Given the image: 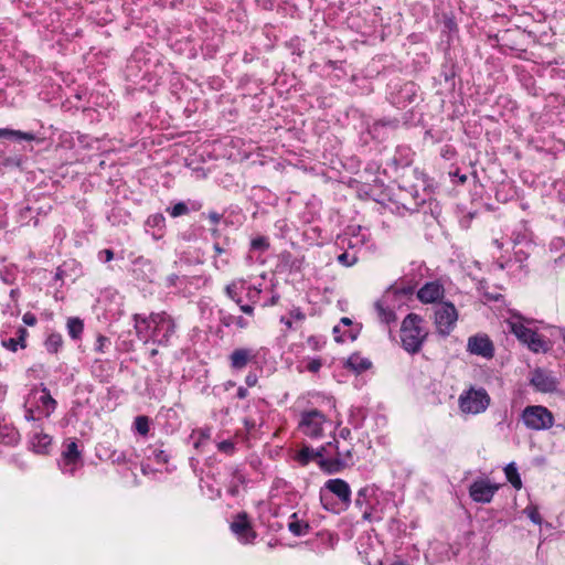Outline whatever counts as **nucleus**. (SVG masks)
<instances>
[{"label": "nucleus", "mask_w": 565, "mask_h": 565, "mask_svg": "<svg viewBox=\"0 0 565 565\" xmlns=\"http://www.w3.org/2000/svg\"><path fill=\"white\" fill-rule=\"evenodd\" d=\"M132 320L136 334L143 343L151 342L159 347H169L177 338V321L166 311L151 312L148 316L136 313Z\"/></svg>", "instance_id": "nucleus-1"}, {"label": "nucleus", "mask_w": 565, "mask_h": 565, "mask_svg": "<svg viewBox=\"0 0 565 565\" xmlns=\"http://www.w3.org/2000/svg\"><path fill=\"white\" fill-rule=\"evenodd\" d=\"M319 497L322 508L334 514L347 511L352 503L351 487L340 478L327 480L320 489Z\"/></svg>", "instance_id": "nucleus-2"}, {"label": "nucleus", "mask_w": 565, "mask_h": 565, "mask_svg": "<svg viewBox=\"0 0 565 565\" xmlns=\"http://www.w3.org/2000/svg\"><path fill=\"white\" fill-rule=\"evenodd\" d=\"M427 337L428 331L424 327V319L419 315L411 312L403 319L401 324V343L407 353H418Z\"/></svg>", "instance_id": "nucleus-3"}, {"label": "nucleus", "mask_w": 565, "mask_h": 565, "mask_svg": "<svg viewBox=\"0 0 565 565\" xmlns=\"http://www.w3.org/2000/svg\"><path fill=\"white\" fill-rule=\"evenodd\" d=\"M57 402L52 397L49 388L41 385L39 392H32L24 405V418L34 425H42V420L49 418L56 409Z\"/></svg>", "instance_id": "nucleus-4"}, {"label": "nucleus", "mask_w": 565, "mask_h": 565, "mask_svg": "<svg viewBox=\"0 0 565 565\" xmlns=\"http://www.w3.org/2000/svg\"><path fill=\"white\" fill-rule=\"evenodd\" d=\"M332 443V460H321L320 462V469L328 475L339 473L354 463L352 443L341 444L335 436Z\"/></svg>", "instance_id": "nucleus-5"}, {"label": "nucleus", "mask_w": 565, "mask_h": 565, "mask_svg": "<svg viewBox=\"0 0 565 565\" xmlns=\"http://www.w3.org/2000/svg\"><path fill=\"white\" fill-rule=\"evenodd\" d=\"M401 204L411 213L423 211L424 214L428 212L437 220L440 214V206L437 201L433 200L429 194L422 196L419 192L412 188L411 190H401Z\"/></svg>", "instance_id": "nucleus-6"}, {"label": "nucleus", "mask_w": 565, "mask_h": 565, "mask_svg": "<svg viewBox=\"0 0 565 565\" xmlns=\"http://www.w3.org/2000/svg\"><path fill=\"white\" fill-rule=\"evenodd\" d=\"M328 423L327 416L319 409H305L300 413L298 430L311 439H319L324 436V425Z\"/></svg>", "instance_id": "nucleus-7"}, {"label": "nucleus", "mask_w": 565, "mask_h": 565, "mask_svg": "<svg viewBox=\"0 0 565 565\" xmlns=\"http://www.w3.org/2000/svg\"><path fill=\"white\" fill-rule=\"evenodd\" d=\"M57 466L64 475L74 476L84 466L82 450L76 438L67 439L62 445L61 457Z\"/></svg>", "instance_id": "nucleus-8"}, {"label": "nucleus", "mask_w": 565, "mask_h": 565, "mask_svg": "<svg viewBox=\"0 0 565 565\" xmlns=\"http://www.w3.org/2000/svg\"><path fill=\"white\" fill-rule=\"evenodd\" d=\"M521 418L523 424L533 430L548 429L554 425L552 412L541 405L526 406Z\"/></svg>", "instance_id": "nucleus-9"}, {"label": "nucleus", "mask_w": 565, "mask_h": 565, "mask_svg": "<svg viewBox=\"0 0 565 565\" xmlns=\"http://www.w3.org/2000/svg\"><path fill=\"white\" fill-rule=\"evenodd\" d=\"M490 405V396L484 388H470L459 396V408L466 414H480Z\"/></svg>", "instance_id": "nucleus-10"}, {"label": "nucleus", "mask_w": 565, "mask_h": 565, "mask_svg": "<svg viewBox=\"0 0 565 565\" xmlns=\"http://www.w3.org/2000/svg\"><path fill=\"white\" fill-rule=\"evenodd\" d=\"M458 320V311L455 305L450 301L441 302L435 310L434 322L437 332L443 337H447L456 327Z\"/></svg>", "instance_id": "nucleus-11"}, {"label": "nucleus", "mask_w": 565, "mask_h": 565, "mask_svg": "<svg viewBox=\"0 0 565 565\" xmlns=\"http://www.w3.org/2000/svg\"><path fill=\"white\" fill-rule=\"evenodd\" d=\"M414 294V286L398 287L395 285H391L390 287L386 288V290L379 299L383 303H385V306H388L390 308L394 309V311H396L397 309H401L403 306H406L407 302L412 300Z\"/></svg>", "instance_id": "nucleus-12"}, {"label": "nucleus", "mask_w": 565, "mask_h": 565, "mask_svg": "<svg viewBox=\"0 0 565 565\" xmlns=\"http://www.w3.org/2000/svg\"><path fill=\"white\" fill-rule=\"evenodd\" d=\"M375 490L370 487L361 488L355 498V507L362 511V518L369 522H379L383 520L382 514L377 511V509L372 503V497L374 495Z\"/></svg>", "instance_id": "nucleus-13"}, {"label": "nucleus", "mask_w": 565, "mask_h": 565, "mask_svg": "<svg viewBox=\"0 0 565 565\" xmlns=\"http://www.w3.org/2000/svg\"><path fill=\"white\" fill-rule=\"evenodd\" d=\"M512 332L522 343L526 344L527 348L535 353L541 351L545 352L548 349L544 338L523 323L512 324Z\"/></svg>", "instance_id": "nucleus-14"}, {"label": "nucleus", "mask_w": 565, "mask_h": 565, "mask_svg": "<svg viewBox=\"0 0 565 565\" xmlns=\"http://www.w3.org/2000/svg\"><path fill=\"white\" fill-rule=\"evenodd\" d=\"M230 527L242 544H253L257 537L248 514L244 511L234 516Z\"/></svg>", "instance_id": "nucleus-15"}, {"label": "nucleus", "mask_w": 565, "mask_h": 565, "mask_svg": "<svg viewBox=\"0 0 565 565\" xmlns=\"http://www.w3.org/2000/svg\"><path fill=\"white\" fill-rule=\"evenodd\" d=\"M499 490V484L491 483L489 479H476L469 487V495L478 503H490Z\"/></svg>", "instance_id": "nucleus-16"}, {"label": "nucleus", "mask_w": 565, "mask_h": 565, "mask_svg": "<svg viewBox=\"0 0 565 565\" xmlns=\"http://www.w3.org/2000/svg\"><path fill=\"white\" fill-rule=\"evenodd\" d=\"M467 351L470 354L492 359L494 356V345L487 334H476L468 339Z\"/></svg>", "instance_id": "nucleus-17"}, {"label": "nucleus", "mask_w": 565, "mask_h": 565, "mask_svg": "<svg viewBox=\"0 0 565 565\" xmlns=\"http://www.w3.org/2000/svg\"><path fill=\"white\" fill-rule=\"evenodd\" d=\"M416 296L422 303H435L444 298L445 288L439 280L427 281L417 290Z\"/></svg>", "instance_id": "nucleus-18"}, {"label": "nucleus", "mask_w": 565, "mask_h": 565, "mask_svg": "<svg viewBox=\"0 0 565 565\" xmlns=\"http://www.w3.org/2000/svg\"><path fill=\"white\" fill-rule=\"evenodd\" d=\"M399 127L398 118H381L367 126L366 131L374 140H384L388 131L396 130Z\"/></svg>", "instance_id": "nucleus-19"}, {"label": "nucleus", "mask_w": 565, "mask_h": 565, "mask_svg": "<svg viewBox=\"0 0 565 565\" xmlns=\"http://www.w3.org/2000/svg\"><path fill=\"white\" fill-rule=\"evenodd\" d=\"M256 356V352L250 348L234 349L228 355L230 367L234 372H239L255 361Z\"/></svg>", "instance_id": "nucleus-20"}, {"label": "nucleus", "mask_w": 565, "mask_h": 565, "mask_svg": "<svg viewBox=\"0 0 565 565\" xmlns=\"http://www.w3.org/2000/svg\"><path fill=\"white\" fill-rule=\"evenodd\" d=\"M530 383L537 392L552 393L557 390L558 382L546 371L536 369L532 373Z\"/></svg>", "instance_id": "nucleus-21"}, {"label": "nucleus", "mask_w": 565, "mask_h": 565, "mask_svg": "<svg viewBox=\"0 0 565 565\" xmlns=\"http://www.w3.org/2000/svg\"><path fill=\"white\" fill-rule=\"evenodd\" d=\"M29 444L32 451L39 455H45L49 452L52 437L43 433L42 425H33Z\"/></svg>", "instance_id": "nucleus-22"}, {"label": "nucleus", "mask_w": 565, "mask_h": 565, "mask_svg": "<svg viewBox=\"0 0 565 565\" xmlns=\"http://www.w3.org/2000/svg\"><path fill=\"white\" fill-rule=\"evenodd\" d=\"M145 228L154 239H160L166 233V217L161 213L151 214L145 222Z\"/></svg>", "instance_id": "nucleus-23"}, {"label": "nucleus", "mask_w": 565, "mask_h": 565, "mask_svg": "<svg viewBox=\"0 0 565 565\" xmlns=\"http://www.w3.org/2000/svg\"><path fill=\"white\" fill-rule=\"evenodd\" d=\"M213 265L216 269H224L230 264V238L225 237L223 244L215 242L213 244Z\"/></svg>", "instance_id": "nucleus-24"}, {"label": "nucleus", "mask_w": 565, "mask_h": 565, "mask_svg": "<svg viewBox=\"0 0 565 565\" xmlns=\"http://www.w3.org/2000/svg\"><path fill=\"white\" fill-rule=\"evenodd\" d=\"M414 151L409 146L401 145L397 146L391 161L395 169L406 168L413 163Z\"/></svg>", "instance_id": "nucleus-25"}, {"label": "nucleus", "mask_w": 565, "mask_h": 565, "mask_svg": "<svg viewBox=\"0 0 565 565\" xmlns=\"http://www.w3.org/2000/svg\"><path fill=\"white\" fill-rule=\"evenodd\" d=\"M97 456L99 459L109 460L113 463L125 465L128 462L127 454L124 450L110 449L105 445L97 447Z\"/></svg>", "instance_id": "nucleus-26"}, {"label": "nucleus", "mask_w": 565, "mask_h": 565, "mask_svg": "<svg viewBox=\"0 0 565 565\" xmlns=\"http://www.w3.org/2000/svg\"><path fill=\"white\" fill-rule=\"evenodd\" d=\"M416 95L417 85L414 82H405L403 85H401L394 103L398 105L411 104L415 100Z\"/></svg>", "instance_id": "nucleus-27"}, {"label": "nucleus", "mask_w": 565, "mask_h": 565, "mask_svg": "<svg viewBox=\"0 0 565 565\" xmlns=\"http://www.w3.org/2000/svg\"><path fill=\"white\" fill-rule=\"evenodd\" d=\"M335 245L343 250L354 249L364 245V238L358 234L345 232L337 236Z\"/></svg>", "instance_id": "nucleus-28"}, {"label": "nucleus", "mask_w": 565, "mask_h": 565, "mask_svg": "<svg viewBox=\"0 0 565 565\" xmlns=\"http://www.w3.org/2000/svg\"><path fill=\"white\" fill-rule=\"evenodd\" d=\"M374 309L377 313L379 320L382 323L390 326L396 322L397 316L394 309L385 306V303H383L380 299L374 302Z\"/></svg>", "instance_id": "nucleus-29"}, {"label": "nucleus", "mask_w": 565, "mask_h": 565, "mask_svg": "<svg viewBox=\"0 0 565 565\" xmlns=\"http://www.w3.org/2000/svg\"><path fill=\"white\" fill-rule=\"evenodd\" d=\"M372 366V362L362 356L360 353H352L345 363V367L354 371L355 373H362Z\"/></svg>", "instance_id": "nucleus-30"}, {"label": "nucleus", "mask_w": 565, "mask_h": 565, "mask_svg": "<svg viewBox=\"0 0 565 565\" xmlns=\"http://www.w3.org/2000/svg\"><path fill=\"white\" fill-rule=\"evenodd\" d=\"M28 334V330L23 327H20L17 331L18 337L3 340L2 345L12 352H17L18 348L24 349L26 347Z\"/></svg>", "instance_id": "nucleus-31"}, {"label": "nucleus", "mask_w": 565, "mask_h": 565, "mask_svg": "<svg viewBox=\"0 0 565 565\" xmlns=\"http://www.w3.org/2000/svg\"><path fill=\"white\" fill-rule=\"evenodd\" d=\"M228 471L232 477V480L227 489V492L230 493V495L236 497L239 491V486L246 482V478L245 475L243 473V470L239 467H230Z\"/></svg>", "instance_id": "nucleus-32"}, {"label": "nucleus", "mask_w": 565, "mask_h": 565, "mask_svg": "<svg viewBox=\"0 0 565 565\" xmlns=\"http://www.w3.org/2000/svg\"><path fill=\"white\" fill-rule=\"evenodd\" d=\"M148 458L159 465H166L169 461L170 455L166 449H163L162 443L150 445L148 447Z\"/></svg>", "instance_id": "nucleus-33"}, {"label": "nucleus", "mask_w": 565, "mask_h": 565, "mask_svg": "<svg viewBox=\"0 0 565 565\" xmlns=\"http://www.w3.org/2000/svg\"><path fill=\"white\" fill-rule=\"evenodd\" d=\"M201 207H202V203H200V202L194 201L191 203V206H189L188 203L180 201V202L175 203L174 205L169 206L167 209V212L172 217H179L182 215H186L191 210L199 211Z\"/></svg>", "instance_id": "nucleus-34"}, {"label": "nucleus", "mask_w": 565, "mask_h": 565, "mask_svg": "<svg viewBox=\"0 0 565 565\" xmlns=\"http://www.w3.org/2000/svg\"><path fill=\"white\" fill-rule=\"evenodd\" d=\"M10 139L14 141H33L35 139V135L33 132H25L21 130H14L10 128H0V139Z\"/></svg>", "instance_id": "nucleus-35"}, {"label": "nucleus", "mask_w": 565, "mask_h": 565, "mask_svg": "<svg viewBox=\"0 0 565 565\" xmlns=\"http://www.w3.org/2000/svg\"><path fill=\"white\" fill-rule=\"evenodd\" d=\"M21 439L17 428L4 426L0 429V443L6 446H15Z\"/></svg>", "instance_id": "nucleus-36"}, {"label": "nucleus", "mask_w": 565, "mask_h": 565, "mask_svg": "<svg viewBox=\"0 0 565 565\" xmlns=\"http://www.w3.org/2000/svg\"><path fill=\"white\" fill-rule=\"evenodd\" d=\"M288 530L295 536H303L309 533L310 525L308 522L299 520L297 513H292L290 516V522L288 523Z\"/></svg>", "instance_id": "nucleus-37"}, {"label": "nucleus", "mask_w": 565, "mask_h": 565, "mask_svg": "<svg viewBox=\"0 0 565 565\" xmlns=\"http://www.w3.org/2000/svg\"><path fill=\"white\" fill-rule=\"evenodd\" d=\"M260 295H262V288L254 286V285H249V284H247L246 280H244V295L243 296H245V300L247 301L248 305H250L255 308V306L260 300Z\"/></svg>", "instance_id": "nucleus-38"}, {"label": "nucleus", "mask_w": 565, "mask_h": 565, "mask_svg": "<svg viewBox=\"0 0 565 565\" xmlns=\"http://www.w3.org/2000/svg\"><path fill=\"white\" fill-rule=\"evenodd\" d=\"M504 475L507 480L512 484L513 488H515L516 490H520L522 488V480L515 462H510L504 467Z\"/></svg>", "instance_id": "nucleus-39"}, {"label": "nucleus", "mask_w": 565, "mask_h": 565, "mask_svg": "<svg viewBox=\"0 0 565 565\" xmlns=\"http://www.w3.org/2000/svg\"><path fill=\"white\" fill-rule=\"evenodd\" d=\"M66 327H67L68 335L72 339H74V340L81 339L82 333L84 331V322L82 319H79L77 317L68 318Z\"/></svg>", "instance_id": "nucleus-40"}, {"label": "nucleus", "mask_w": 565, "mask_h": 565, "mask_svg": "<svg viewBox=\"0 0 565 565\" xmlns=\"http://www.w3.org/2000/svg\"><path fill=\"white\" fill-rule=\"evenodd\" d=\"M225 295L234 301L244 295V279H236L225 286Z\"/></svg>", "instance_id": "nucleus-41"}, {"label": "nucleus", "mask_w": 565, "mask_h": 565, "mask_svg": "<svg viewBox=\"0 0 565 565\" xmlns=\"http://www.w3.org/2000/svg\"><path fill=\"white\" fill-rule=\"evenodd\" d=\"M320 456V452L316 451V449L309 447V446H303L299 451H298V455H297V460L302 465V466H307L310 461H316L317 462V457Z\"/></svg>", "instance_id": "nucleus-42"}, {"label": "nucleus", "mask_w": 565, "mask_h": 565, "mask_svg": "<svg viewBox=\"0 0 565 565\" xmlns=\"http://www.w3.org/2000/svg\"><path fill=\"white\" fill-rule=\"evenodd\" d=\"M44 345L49 353H57L63 345V338L60 333H51L46 338Z\"/></svg>", "instance_id": "nucleus-43"}, {"label": "nucleus", "mask_w": 565, "mask_h": 565, "mask_svg": "<svg viewBox=\"0 0 565 565\" xmlns=\"http://www.w3.org/2000/svg\"><path fill=\"white\" fill-rule=\"evenodd\" d=\"M18 269L14 265L3 266L0 269V279L7 285H13L17 280Z\"/></svg>", "instance_id": "nucleus-44"}, {"label": "nucleus", "mask_w": 565, "mask_h": 565, "mask_svg": "<svg viewBox=\"0 0 565 565\" xmlns=\"http://www.w3.org/2000/svg\"><path fill=\"white\" fill-rule=\"evenodd\" d=\"M134 428L135 430L141 435V436H147L149 434V430H150V419L148 416L146 415H139L135 418V422H134Z\"/></svg>", "instance_id": "nucleus-45"}, {"label": "nucleus", "mask_w": 565, "mask_h": 565, "mask_svg": "<svg viewBox=\"0 0 565 565\" xmlns=\"http://www.w3.org/2000/svg\"><path fill=\"white\" fill-rule=\"evenodd\" d=\"M515 257L516 260L513 262L512 259L507 260L505 263H499V267L501 269H513V267H516L518 269L522 270L525 266L522 264V259L526 258L525 253L523 250H515Z\"/></svg>", "instance_id": "nucleus-46"}, {"label": "nucleus", "mask_w": 565, "mask_h": 565, "mask_svg": "<svg viewBox=\"0 0 565 565\" xmlns=\"http://www.w3.org/2000/svg\"><path fill=\"white\" fill-rule=\"evenodd\" d=\"M92 374L99 380L100 383H107L110 374L106 372L104 362L96 360L92 365Z\"/></svg>", "instance_id": "nucleus-47"}, {"label": "nucleus", "mask_w": 565, "mask_h": 565, "mask_svg": "<svg viewBox=\"0 0 565 565\" xmlns=\"http://www.w3.org/2000/svg\"><path fill=\"white\" fill-rule=\"evenodd\" d=\"M333 334H334V340L337 342L342 343V342H345L347 340L354 341L358 338L359 331H356V330H349V331H345V332L341 333L340 327L335 326L333 328Z\"/></svg>", "instance_id": "nucleus-48"}, {"label": "nucleus", "mask_w": 565, "mask_h": 565, "mask_svg": "<svg viewBox=\"0 0 565 565\" xmlns=\"http://www.w3.org/2000/svg\"><path fill=\"white\" fill-rule=\"evenodd\" d=\"M218 316V322L221 326L225 328L235 327V320L236 316L232 315L231 312L226 311L225 309H220L217 311Z\"/></svg>", "instance_id": "nucleus-49"}, {"label": "nucleus", "mask_w": 565, "mask_h": 565, "mask_svg": "<svg viewBox=\"0 0 565 565\" xmlns=\"http://www.w3.org/2000/svg\"><path fill=\"white\" fill-rule=\"evenodd\" d=\"M269 241L266 236H257L250 241V249L258 252H266L269 249Z\"/></svg>", "instance_id": "nucleus-50"}, {"label": "nucleus", "mask_w": 565, "mask_h": 565, "mask_svg": "<svg viewBox=\"0 0 565 565\" xmlns=\"http://www.w3.org/2000/svg\"><path fill=\"white\" fill-rule=\"evenodd\" d=\"M282 260L289 267L290 271H299L301 269L302 260L292 257L290 253H284Z\"/></svg>", "instance_id": "nucleus-51"}, {"label": "nucleus", "mask_w": 565, "mask_h": 565, "mask_svg": "<svg viewBox=\"0 0 565 565\" xmlns=\"http://www.w3.org/2000/svg\"><path fill=\"white\" fill-rule=\"evenodd\" d=\"M333 446V443L329 441L326 445H322L316 451L320 452V456L317 457V465L320 467L321 460H332V450L331 447Z\"/></svg>", "instance_id": "nucleus-52"}, {"label": "nucleus", "mask_w": 565, "mask_h": 565, "mask_svg": "<svg viewBox=\"0 0 565 565\" xmlns=\"http://www.w3.org/2000/svg\"><path fill=\"white\" fill-rule=\"evenodd\" d=\"M337 260L345 267H351L358 262V256L355 253L344 250L337 257Z\"/></svg>", "instance_id": "nucleus-53"}, {"label": "nucleus", "mask_w": 565, "mask_h": 565, "mask_svg": "<svg viewBox=\"0 0 565 565\" xmlns=\"http://www.w3.org/2000/svg\"><path fill=\"white\" fill-rule=\"evenodd\" d=\"M245 296H239L234 302L238 306L239 310L247 317L254 318V307L244 301Z\"/></svg>", "instance_id": "nucleus-54"}, {"label": "nucleus", "mask_w": 565, "mask_h": 565, "mask_svg": "<svg viewBox=\"0 0 565 565\" xmlns=\"http://www.w3.org/2000/svg\"><path fill=\"white\" fill-rule=\"evenodd\" d=\"M22 162V158L20 156H13V157H4L0 156V164L2 167H20Z\"/></svg>", "instance_id": "nucleus-55"}, {"label": "nucleus", "mask_w": 565, "mask_h": 565, "mask_svg": "<svg viewBox=\"0 0 565 565\" xmlns=\"http://www.w3.org/2000/svg\"><path fill=\"white\" fill-rule=\"evenodd\" d=\"M109 345H110L109 338H107V337H105L103 334H98L97 339H96V342H95V348L94 349H95L96 352L104 353L105 349H107Z\"/></svg>", "instance_id": "nucleus-56"}, {"label": "nucleus", "mask_w": 565, "mask_h": 565, "mask_svg": "<svg viewBox=\"0 0 565 565\" xmlns=\"http://www.w3.org/2000/svg\"><path fill=\"white\" fill-rule=\"evenodd\" d=\"M217 449L227 455H232L235 450V445L232 440H223L217 444Z\"/></svg>", "instance_id": "nucleus-57"}, {"label": "nucleus", "mask_w": 565, "mask_h": 565, "mask_svg": "<svg viewBox=\"0 0 565 565\" xmlns=\"http://www.w3.org/2000/svg\"><path fill=\"white\" fill-rule=\"evenodd\" d=\"M443 23H444V28L446 30H448L449 32H457L458 31V26H457L456 20H455V18L452 15L445 14Z\"/></svg>", "instance_id": "nucleus-58"}, {"label": "nucleus", "mask_w": 565, "mask_h": 565, "mask_svg": "<svg viewBox=\"0 0 565 565\" xmlns=\"http://www.w3.org/2000/svg\"><path fill=\"white\" fill-rule=\"evenodd\" d=\"M456 150L452 146L450 145H445L441 150H440V156L446 159V160H451L455 158L456 156Z\"/></svg>", "instance_id": "nucleus-59"}, {"label": "nucleus", "mask_w": 565, "mask_h": 565, "mask_svg": "<svg viewBox=\"0 0 565 565\" xmlns=\"http://www.w3.org/2000/svg\"><path fill=\"white\" fill-rule=\"evenodd\" d=\"M202 216H206L210 222L213 224V225H217L221 220L223 218V214L216 212V211H210L207 213H202Z\"/></svg>", "instance_id": "nucleus-60"}, {"label": "nucleus", "mask_w": 565, "mask_h": 565, "mask_svg": "<svg viewBox=\"0 0 565 565\" xmlns=\"http://www.w3.org/2000/svg\"><path fill=\"white\" fill-rule=\"evenodd\" d=\"M322 366V362L320 359L315 358L311 359L307 364V370L311 373H317Z\"/></svg>", "instance_id": "nucleus-61"}, {"label": "nucleus", "mask_w": 565, "mask_h": 565, "mask_svg": "<svg viewBox=\"0 0 565 565\" xmlns=\"http://www.w3.org/2000/svg\"><path fill=\"white\" fill-rule=\"evenodd\" d=\"M113 258H114V252L111 249H109V248L102 249L98 253V259L104 262V263H108Z\"/></svg>", "instance_id": "nucleus-62"}, {"label": "nucleus", "mask_w": 565, "mask_h": 565, "mask_svg": "<svg viewBox=\"0 0 565 565\" xmlns=\"http://www.w3.org/2000/svg\"><path fill=\"white\" fill-rule=\"evenodd\" d=\"M338 439L341 438L343 439V443L344 444H348V443H351V439H352V433L350 430V428L348 427H343L339 430V434H338Z\"/></svg>", "instance_id": "nucleus-63"}, {"label": "nucleus", "mask_w": 565, "mask_h": 565, "mask_svg": "<svg viewBox=\"0 0 565 565\" xmlns=\"http://www.w3.org/2000/svg\"><path fill=\"white\" fill-rule=\"evenodd\" d=\"M250 324V321L243 317V316H236V320H235V327L239 330H244V329H247Z\"/></svg>", "instance_id": "nucleus-64"}]
</instances>
